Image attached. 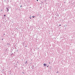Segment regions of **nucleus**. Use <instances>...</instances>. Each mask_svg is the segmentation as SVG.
I'll return each instance as SVG.
<instances>
[{"mask_svg": "<svg viewBox=\"0 0 75 75\" xmlns=\"http://www.w3.org/2000/svg\"><path fill=\"white\" fill-rule=\"evenodd\" d=\"M59 26H61V25H59Z\"/></svg>", "mask_w": 75, "mask_h": 75, "instance_id": "0eeeda50", "label": "nucleus"}, {"mask_svg": "<svg viewBox=\"0 0 75 75\" xmlns=\"http://www.w3.org/2000/svg\"><path fill=\"white\" fill-rule=\"evenodd\" d=\"M48 67V66H47V67Z\"/></svg>", "mask_w": 75, "mask_h": 75, "instance_id": "f8f14e48", "label": "nucleus"}, {"mask_svg": "<svg viewBox=\"0 0 75 75\" xmlns=\"http://www.w3.org/2000/svg\"><path fill=\"white\" fill-rule=\"evenodd\" d=\"M22 7V6L21 5V7Z\"/></svg>", "mask_w": 75, "mask_h": 75, "instance_id": "423d86ee", "label": "nucleus"}, {"mask_svg": "<svg viewBox=\"0 0 75 75\" xmlns=\"http://www.w3.org/2000/svg\"><path fill=\"white\" fill-rule=\"evenodd\" d=\"M7 10H8V8H7Z\"/></svg>", "mask_w": 75, "mask_h": 75, "instance_id": "7ed1b4c3", "label": "nucleus"}, {"mask_svg": "<svg viewBox=\"0 0 75 75\" xmlns=\"http://www.w3.org/2000/svg\"><path fill=\"white\" fill-rule=\"evenodd\" d=\"M4 16H6V15H4Z\"/></svg>", "mask_w": 75, "mask_h": 75, "instance_id": "39448f33", "label": "nucleus"}, {"mask_svg": "<svg viewBox=\"0 0 75 75\" xmlns=\"http://www.w3.org/2000/svg\"><path fill=\"white\" fill-rule=\"evenodd\" d=\"M37 1H38V0H37Z\"/></svg>", "mask_w": 75, "mask_h": 75, "instance_id": "1a4fd4ad", "label": "nucleus"}, {"mask_svg": "<svg viewBox=\"0 0 75 75\" xmlns=\"http://www.w3.org/2000/svg\"><path fill=\"white\" fill-rule=\"evenodd\" d=\"M30 18V19H31V18Z\"/></svg>", "mask_w": 75, "mask_h": 75, "instance_id": "6e6552de", "label": "nucleus"}, {"mask_svg": "<svg viewBox=\"0 0 75 75\" xmlns=\"http://www.w3.org/2000/svg\"><path fill=\"white\" fill-rule=\"evenodd\" d=\"M43 65H44V67H45V66L47 65V64H43Z\"/></svg>", "mask_w": 75, "mask_h": 75, "instance_id": "f257e3e1", "label": "nucleus"}, {"mask_svg": "<svg viewBox=\"0 0 75 75\" xmlns=\"http://www.w3.org/2000/svg\"><path fill=\"white\" fill-rule=\"evenodd\" d=\"M33 18H34V16H33Z\"/></svg>", "mask_w": 75, "mask_h": 75, "instance_id": "20e7f679", "label": "nucleus"}, {"mask_svg": "<svg viewBox=\"0 0 75 75\" xmlns=\"http://www.w3.org/2000/svg\"><path fill=\"white\" fill-rule=\"evenodd\" d=\"M49 64H50V62H49Z\"/></svg>", "mask_w": 75, "mask_h": 75, "instance_id": "9d476101", "label": "nucleus"}, {"mask_svg": "<svg viewBox=\"0 0 75 75\" xmlns=\"http://www.w3.org/2000/svg\"><path fill=\"white\" fill-rule=\"evenodd\" d=\"M27 63V61H26V62L25 63V64H26Z\"/></svg>", "mask_w": 75, "mask_h": 75, "instance_id": "f03ea898", "label": "nucleus"}, {"mask_svg": "<svg viewBox=\"0 0 75 75\" xmlns=\"http://www.w3.org/2000/svg\"><path fill=\"white\" fill-rule=\"evenodd\" d=\"M34 17H35V16H34Z\"/></svg>", "mask_w": 75, "mask_h": 75, "instance_id": "9b49d317", "label": "nucleus"}]
</instances>
